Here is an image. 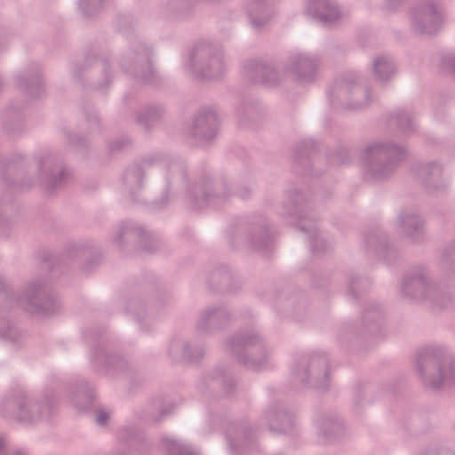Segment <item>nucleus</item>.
<instances>
[{
	"instance_id": "obj_43",
	"label": "nucleus",
	"mask_w": 455,
	"mask_h": 455,
	"mask_svg": "<svg viewBox=\"0 0 455 455\" xmlns=\"http://www.w3.org/2000/svg\"><path fill=\"white\" fill-rule=\"evenodd\" d=\"M383 316V313L379 307L376 304L371 305L363 313V320L367 323H378Z\"/></svg>"
},
{
	"instance_id": "obj_21",
	"label": "nucleus",
	"mask_w": 455,
	"mask_h": 455,
	"mask_svg": "<svg viewBox=\"0 0 455 455\" xmlns=\"http://www.w3.org/2000/svg\"><path fill=\"white\" fill-rule=\"evenodd\" d=\"M231 319L228 309L221 306L206 307L200 315L196 330L203 334L212 333L222 329Z\"/></svg>"
},
{
	"instance_id": "obj_9",
	"label": "nucleus",
	"mask_w": 455,
	"mask_h": 455,
	"mask_svg": "<svg viewBox=\"0 0 455 455\" xmlns=\"http://www.w3.org/2000/svg\"><path fill=\"white\" fill-rule=\"evenodd\" d=\"M0 411L5 417H14L24 422H34L49 412L50 403L45 401L44 404H40L33 397L22 391H18L3 399Z\"/></svg>"
},
{
	"instance_id": "obj_35",
	"label": "nucleus",
	"mask_w": 455,
	"mask_h": 455,
	"mask_svg": "<svg viewBox=\"0 0 455 455\" xmlns=\"http://www.w3.org/2000/svg\"><path fill=\"white\" fill-rule=\"evenodd\" d=\"M161 444L169 455H200L198 450L172 436L163 437Z\"/></svg>"
},
{
	"instance_id": "obj_47",
	"label": "nucleus",
	"mask_w": 455,
	"mask_h": 455,
	"mask_svg": "<svg viewBox=\"0 0 455 455\" xmlns=\"http://www.w3.org/2000/svg\"><path fill=\"white\" fill-rule=\"evenodd\" d=\"M235 195L241 199H248L251 195V189L247 186H240L236 188Z\"/></svg>"
},
{
	"instance_id": "obj_25",
	"label": "nucleus",
	"mask_w": 455,
	"mask_h": 455,
	"mask_svg": "<svg viewBox=\"0 0 455 455\" xmlns=\"http://www.w3.org/2000/svg\"><path fill=\"white\" fill-rule=\"evenodd\" d=\"M226 439L228 449L233 454H244L254 444V437L251 429L237 424L228 427Z\"/></svg>"
},
{
	"instance_id": "obj_19",
	"label": "nucleus",
	"mask_w": 455,
	"mask_h": 455,
	"mask_svg": "<svg viewBox=\"0 0 455 455\" xmlns=\"http://www.w3.org/2000/svg\"><path fill=\"white\" fill-rule=\"evenodd\" d=\"M306 12L324 26L334 25L345 16L335 0H307Z\"/></svg>"
},
{
	"instance_id": "obj_38",
	"label": "nucleus",
	"mask_w": 455,
	"mask_h": 455,
	"mask_svg": "<svg viewBox=\"0 0 455 455\" xmlns=\"http://www.w3.org/2000/svg\"><path fill=\"white\" fill-rule=\"evenodd\" d=\"M118 440L127 443L131 448L141 449L146 440L133 427H125L118 433Z\"/></svg>"
},
{
	"instance_id": "obj_34",
	"label": "nucleus",
	"mask_w": 455,
	"mask_h": 455,
	"mask_svg": "<svg viewBox=\"0 0 455 455\" xmlns=\"http://www.w3.org/2000/svg\"><path fill=\"white\" fill-rule=\"evenodd\" d=\"M372 72L377 81L380 83L389 81L395 73L393 59L387 55L376 57L372 61Z\"/></svg>"
},
{
	"instance_id": "obj_20",
	"label": "nucleus",
	"mask_w": 455,
	"mask_h": 455,
	"mask_svg": "<svg viewBox=\"0 0 455 455\" xmlns=\"http://www.w3.org/2000/svg\"><path fill=\"white\" fill-rule=\"evenodd\" d=\"M414 172L429 192L440 190L448 184L443 166L436 162L419 164L414 167Z\"/></svg>"
},
{
	"instance_id": "obj_16",
	"label": "nucleus",
	"mask_w": 455,
	"mask_h": 455,
	"mask_svg": "<svg viewBox=\"0 0 455 455\" xmlns=\"http://www.w3.org/2000/svg\"><path fill=\"white\" fill-rule=\"evenodd\" d=\"M39 178L49 192L61 187L71 178V172L56 156L51 155L39 163Z\"/></svg>"
},
{
	"instance_id": "obj_61",
	"label": "nucleus",
	"mask_w": 455,
	"mask_h": 455,
	"mask_svg": "<svg viewBox=\"0 0 455 455\" xmlns=\"http://www.w3.org/2000/svg\"><path fill=\"white\" fill-rule=\"evenodd\" d=\"M443 455H450L449 452L447 451H443Z\"/></svg>"
},
{
	"instance_id": "obj_42",
	"label": "nucleus",
	"mask_w": 455,
	"mask_h": 455,
	"mask_svg": "<svg viewBox=\"0 0 455 455\" xmlns=\"http://www.w3.org/2000/svg\"><path fill=\"white\" fill-rule=\"evenodd\" d=\"M441 261L444 267L455 272V241L443 250Z\"/></svg>"
},
{
	"instance_id": "obj_40",
	"label": "nucleus",
	"mask_w": 455,
	"mask_h": 455,
	"mask_svg": "<svg viewBox=\"0 0 455 455\" xmlns=\"http://www.w3.org/2000/svg\"><path fill=\"white\" fill-rule=\"evenodd\" d=\"M368 280L352 275L347 281L346 293L351 299H355L358 297L359 291H364L368 288Z\"/></svg>"
},
{
	"instance_id": "obj_33",
	"label": "nucleus",
	"mask_w": 455,
	"mask_h": 455,
	"mask_svg": "<svg viewBox=\"0 0 455 455\" xmlns=\"http://www.w3.org/2000/svg\"><path fill=\"white\" fill-rule=\"evenodd\" d=\"M390 126H396L404 135L412 133L416 130V121L413 114L403 108L394 111L389 118Z\"/></svg>"
},
{
	"instance_id": "obj_39",
	"label": "nucleus",
	"mask_w": 455,
	"mask_h": 455,
	"mask_svg": "<svg viewBox=\"0 0 455 455\" xmlns=\"http://www.w3.org/2000/svg\"><path fill=\"white\" fill-rule=\"evenodd\" d=\"M168 413H171V409L164 407L160 401H156L145 409L140 418L148 422L157 423Z\"/></svg>"
},
{
	"instance_id": "obj_32",
	"label": "nucleus",
	"mask_w": 455,
	"mask_h": 455,
	"mask_svg": "<svg viewBox=\"0 0 455 455\" xmlns=\"http://www.w3.org/2000/svg\"><path fill=\"white\" fill-rule=\"evenodd\" d=\"M18 86L32 98H38L44 92V84L39 73H22L16 77Z\"/></svg>"
},
{
	"instance_id": "obj_55",
	"label": "nucleus",
	"mask_w": 455,
	"mask_h": 455,
	"mask_svg": "<svg viewBox=\"0 0 455 455\" xmlns=\"http://www.w3.org/2000/svg\"><path fill=\"white\" fill-rule=\"evenodd\" d=\"M12 112H13L12 108H8L5 112L6 116H11L12 115Z\"/></svg>"
},
{
	"instance_id": "obj_3",
	"label": "nucleus",
	"mask_w": 455,
	"mask_h": 455,
	"mask_svg": "<svg viewBox=\"0 0 455 455\" xmlns=\"http://www.w3.org/2000/svg\"><path fill=\"white\" fill-rule=\"evenodd\" d=\"M405 146L392 140H376L362 151L363 175L369 181L383 180L408 156Z\"/></svg>"
},
{
	"instance_id": "obj_49",
	"label": "nucleus",
	"mask_w": 455,
	"mask_h": 455,
	"mask_svg": "<svg viewBox=\"0 0 455 455\" xmlns=\"http://www.w3.org/2000/svg\"><path fill=\"white\" fill-rule=\"evenodd\" d=\"M68 140L72 144L79 146H84L85 144V140L76 134H70Z\"/></svg>"
},
{
	"instance_id": "obj_4",
	"label": "nucleus",
	"mask_w": 455,
	"mask_h": 455,
	"mask_svg": "<svg viewBox=\"0 0 455 455\" xmlns=\"http://www.w3.org/2000/svg\"><path fill=\"white\" fill-rule=\"evenodd\" d=\"M280 214L288 224L296 225L308 235L310 250L314 254L327 250L326 242L317 234L315 218L309 215L307 198L298 189L289 190L285 193Z\"/></svg>"
},
{
	"instance_id": "obj_60",
	"label": "nucleus",
	"mask_w": 455,
	"mask_h": 455,
	"mask_svg": "<svg viewBox=\"0 0 455 455\" xmlns=\"http://www.w3.org/2000/svg\"><path fill=\"white\" fill-rule=\"evenodd\" d=\"M72 73H73V75H74V76H78V74L76 73V71L75 69H72Z\"/></svg>"
},
{
	"instance_id": "obj_5",
	"label": "nucleus",
	"mask_w": 455,
	"mask_h": 455,
	"mask_svg": "<svg viewBox=\"0 0 455 455\" xmlns=\"http://www.w3.org/2000/svg\"><path fill=\"white\" fill-rule=\"evenodd\" d=\"M184 68L197 78H217L227 68L223 50L209 43L197 44L184 54Z\"/></svg>"
},
{
	"instance_id": "obj_53",
	"label": "nucleus",
	"mask_w": 455,
	"mask_h": 455,
	"mask_svg": "<svg viewBox=\"0 0 455 455\" xmlns=\"http://www.w3.org/2000/svg\"><path fill=\"white\" fill-rule=\"evenodd\" d=\"M71 400H72V403H74V405H75L76 407H77L79 410H84V406L80 405V404H79V403L75 400V397H72V398H71Z\"/></svg>"
},
{
	"instance_id": "obj_37",
	"label": "nucleus",
	"mask_w": 455,
	"mask_h": 455,
	"mask_svg": "<svg viewBox=\"0 0 455 455\" xmlns=\"http://www.w3.org/2000/svg\"><path fill=\"white\" fill-rule=\"evenodd\" d=\"M164 112V110L161 106L151 105L137 116L136 121L144 129H148L163 116Z\"/></svg>"
},
{
	"instance_id": "obj_22",
	"label": "nucleus",
	"mask_w": 455,
	"mask_h": 455,
	"mask_svg": "<svg viewBox=\"0 0 455 455\" xmlns=\"http://www.w3.org/2000/svg\"><path fill=\"white\" fill-rule=\"evenodd\" d=\"M262 419L271 431L288 433L294 425V413L279 403H273L264 411Z\"/></svg>"
},
{
	"instance_id": "obj_57",
	"label": "nucleus",
	"mask_w": 455,
	"mask_h": 455,
	"mask_svg": "<svg viewBox=\"0 0 455 455\" xmlns=\"http://www.w3.org/2000/svg\"><path fill=\"white\" fill-rule=\"evenodd\" d=\"M167 202V198L165 197V196H163V199H162V204H166Z\"/></svg>"
},
{
	"instance_id": "obj_14",
	"label": "nucleus",
	"mask_w": 455,
	"mask_h": 455,
	"mask_svg": "<svg viewBox=\"0 0 455 455\" xmlns=\"http://www.w3.org/2000/svg\"><path fill=\"white\" fill-rule=\"evenodd\" d=\"M318 59L315 55L300 52H291L286 65L283 68L285 75L298 83L313 82L316 77Z\"/></svg>"
},
{
	"instance_id": "obj_36",
	"label": "nucleus",
	"mask_w": 455,
	"mask_h": 455,
	"mask_svg": "<svg viewBox=\"0 0 455 455\" xmlns=\"http://www.w3.org/2000/svg\"><path fill=\"white\" fill-rule=\"evenodd\" d=\"M368 250H372L379 258L387 259L388 254L393 251L383 234H371L365 238Z\"/></svg>"
},
{
	"instance_id": "obj_51",
	"label": "nucleus",
	"mask_w": 455,
	"mask_h": 455,
	"mask_svg": "<svg viewBox=\"0 0 455 455\" xmlns=\"http://www.w3.org/2000/svg\"><path fill=\"white\" fill-rule=\"evenodd\" d=\"M125 143H126L125 140L115 141V142L111 143L110 150L114 151V150L121 149L124 147Z\"/></svg>"
},
{
	"instance_id": "obj_52",
	"label": "nucleus",
	"mask_w": 455,
	"mask_h": 455,
	"mask_svg": "<svg viewBox=\"0 0 455 455\" xmlns=\"http://www.w3.org/2000/svg\"><path fill=\"white\" fill-rule=\"evenodd\" d=\"M388 7L393 8L398 4L401 0H386Z\"/></svg>"
},
{
	"instance_id": "obj_28",
	"label": "nucleus",
	"mask_w": 455,
	"mask_h": 455,
	"mask_svg": "<svg viewBox=\"0 0 455 455\" xmlns=\"http://www.w3.org/2000/svg\"><path fill=\"white\" fill-rule=\"evenodd\" d=\"M246 11L250 24L256 30L265 28L272 17L266 4V0L248 1L246 3Z\"/></svg>"
},
{
	"instance_id": "obj_48",
	"label": "nucleus",
	"mask_w": 455,
	"mask_h": 455,
	"mask_svg": "<svg viewBox=\"0 0 455 455\" xmlns=\"http://www.w3.org/2000/svg\"><path fill=\"white\" fill-rule=\"evenodd\" d=\"M109 415L107 411H100L96 416V423L100 426H105L108 423Z\"/></svg>"
},
{
	"instance_id": "obj_63",
	"label": "nucleus",
	"mask_w": 455,
	"mask_h": 455,
	"mask_svg": "<svg viewBox=\"0 0 455 455\" xmlns=\"http://www.w3.org/2000/svg\"><path fill=\"white\" fill-rule=\"evenodd\" d=\"M428 455H435L432 451Z\"/></svg>"
},
{
	"instance_id": "obj_58",
	"label": "nucleus",
	"mask_w": 455,
	"mask_h": 455,
	"mask_svg": "<svg viewBox=\"0 0 455 455\" xmlns=\"http://www.w3.org/2000/svg\"><path fill=\"white\" fill-rule=\"evenodd\" d=\"M134 318L137 320V321H140V317L139 316V315H137L136 313H134Z\"/></svg>"
},
{
	"instance_id": "obj_59",
	"label": "nucleus",
	"mask_w": 455,
	"mask_h": 455,
	"mask_svg": "<svg viewBox=\"0 0 455 455\" xmlns=\"http://www.w3.org/2000/svg\"><path fill=\"white\" fill-rule=\"evenodd\" d=\"M131 307H132L133 308H135V307H138V305H137V303H133V302H132V303L131 304Z\"/></svg>"
},
{
	"instance_id": "obj_41",
	"label": "nucleus",
	"mask_w": 455,
	"mask_h": 455,
	"mask_svg": "<svg viewBox=\"0 0 455 455\" xmlns=\"http://www.w3.org/2000/svg\"><path fill=\"white\" fill-rule=\"evenodd\" d=\"M109 0H79L78 9L85 16H91L102 8Z\"/></svg>"
},
{
	"instance_id": "obj_54",
	"label": "nucleus",
	"mask_w": 455,
	"mask_h": 455,
	"mask_svg": "<svg viewBox=\"0 0 455 455\" xmlns=\"http://www.w3.org/2000/svg\"><path fill=\"white\" fill-rule=\"evenodd\" d=\"M14 186L23 188H28V187H30V186H31V183H30V182H28V184H23V183H21V184H17V183H15V184H14Z\"/></svg>"
},
{
	"instance_id": "obj_31",
	"label": "nucleus",
	"mask_w": 455,
	"mask_h": 455,
	"mask_svg": "<svg viewBox=\"0 0 455 455\" xmlns=\"http://www.w3.org/2000/svg\"><path fill=\"white\" fill-rule=\"evenodd\" d=\"M151 235L140 225L132 222H122L115 235V241L122 244L125 239H139L140 242L149 241Z\"/></svg>"
},
{
	"instance_id": "obj_56",
	"label": "nucleus",
	"mask_w": 455,
	"mask_h": 455,
	"mask_svg": "<svg viewBox=\"0 0 455 455\" xmlns=\"http://www.w3.org/2000/svg\"><path fill=\"white\" fill-rule=\"evenodd\" d=\"M309 146H310L311 148L313 147V141L308 140V141H306V142H305V148H308Z\"/></svg>"
},
{
	"instance_id": "obj_1",
	"label": "nucleus",
	"mask_w": 455,
	"mask_h": 455,
	"mask_svg": "<svg viewBox=\"0 0 455 455\" xmlns=\"http://www.w3.org/2000/svg\"><path fill=\"white\" fill-rule=\"evenodd\" d=\"M20 307L24 310L43 315H51L59 308V302L44 280H31L19 298L9 291L0 278V339L16 341L19 331L7 319L10 309Z\"/></svg>"
},
{
	"instance_id": "obj_13",
	"label": "nucleus",
	"mask_w": 455,
	"mask_h": 455,
	"mask_svg": "<svg viewBox=\"0 0 455 455\" xmlns=\"http://www.w3.org/2000/svg\"><path fill=\"white\" fill-rule=\"evenodd\" d=\"M151 51L142 44H138L128 50L121 61L124 72L133 76L138 81L156 85L158 76L150 61Z\"/></svg>"
},
{
	"instance_id": "obj_2",
	"label": "nucleus",
	"mask_w": 455,
	"mask_h": 455,
	"mask_svg": "<svg viewBox=\"0 0 455 455\" xmlns=\"http://www.w3.org/2000/svg\"><path fill=\"white\" fill-rule=\"evenodd\" d=\"M416 370L425 385L434 390H455V361L443 347L429 345L418 355Z\"/></svg>"
},
{
	"instance_id": "obj_29",
	"label": "nucleus",
	"mask_w": 455,
	"mask_h": 455,
	"mask_svg": "<svg viewBox=\"0 0 455 455\" xmlns=\"http://www.w3.org/2000/svg\"><path fill=\"white\" fill-rule=\"evenodd\" d=\"M247 245L255 251H265L271 243V232L264 220H257L247 237Z\"/></svg>"
},
{
	"instance_id": "obj_7",
	"label": "nucleus",
	"mask_w": 455,
	"mask_h": 455,
	"mask_svg": "<svg viewBox=\"0 0 455 455\" xmlns=\"http://www.w3.org/2000/svg\"><path fill=\"white\" fill-rule=\"evenodd\" d=\"M225 346L227 351L237 362L253 371L265 369L270 357V351L262 338L255 331L229 337Z\"/></svg>"
},
{
	"instance_id": "obj_10",
	"label": "nucleus",
	"mask_w": 455,
	"mask_h": 455,
	"mask_svg": "<svg viewBox=\"0 0 455 455\" xmlns=\"http://www.w3.org/2000/svg\"><path fill=\"white\" fill-rule=\"evenodd\" d=\"M231 196L228 184L224 180L206 179L188 188L187 198L193 209L205 207L218 208Z\"/></svg>"
},
{
	"instance_id": "obj_18",
	"label": "nucleus",
	"mask_w": 455,
	"mask_h": 455,
	"mask_svg": "<svg viewBox=\"0 0 455 455\" xmlns=\"http://www.w3.org/2000/svg\"><path fill=\"white\" fill-rule=\"evenodd\" d=\"M219 129V120L216 112L212 108H203L196 116L190 134L201 143L208 142L214 139Z\"/></svg>"
},
{
	"instance_id": "obj_8",
	"label": "nucleus",
	"mask_w": 455,
	"mask_h": 455,
	"mask_svg": "<svg viewBox=\"0 0 455 455\" xmlns=\"http://www.w3.org/2000/svg\"><path fill=\"white\" fill-rule=\"evenodd\" d=\"M401 291L411 299L429 301L440 307H444L451 299L449 292L429 279L427 271L423 267L416 268L405 275Z\"/></svg>"
},
{
	"instance_id": "obj_50",
	"label": "nucleus",
	"mask_w": 455,
	"mask_h": 455,
	"mask_svg": "<svg viewBox=\"0 0 455 455\" xmlns=\"http://www.w3.org/2000/svg\"><path fill=\"white\" fill-rule=\"evenodd\" d=\"M101 64H102V68L105 72V80H106V83H108L111 81V76H109V74L108 73V69L109 68L108 66V62L106 60H101Z\"/></svg>"
},
{
	"instance_id": "obj_15",
	"label": "nucleus",
	"mask_w": 455,
	"mask_h": 455,
	"mask_svg": "<svg viewBox=\"0 0 455 455\" xmlns=\"http://www.w3.org/2000/svg\"><path fill=\"white\" fill-rule=\"evenodd\" d=\"M90 363L92 370L103 376H115L126 369V360L103 345L91 350Z\"/></svg>"
},
{
	"instance_id": "obj_30",
	"label": "nucleus",
	"mask_w": 455,
	"mask_h": 455,
	"mask_svg": "<svg viewBox=\"0 0 455 455\" xmlns=\"http://www.w3.org/2000/svg\"><path fill=\"white\" fill-rule=\"evenodd\" d=\"M215 388L221 386L227 395L232 394L235 388V384L232 376L223 367H217L206 378H204L199 384L200 390L204 391L205 387Z\"/></svg>"
},
{
	"instance_id": "obj_17",
	"label": "nucleus",
	"mask_w": 455,
	"mask_h": 455,
	"mask_svg": "<svg viewBox=\"0 0 455 455\" xmlns=\"http://www.w3.org/2000/svg\"><path fill=\"white\" fill-rule=\"evenodd\" d=\"M160 165L161 168L167 172H183V166L181 163L173 159L148 157L143 160L141 166H133L127 169L124 174V182L126 189L130 193H134L135 190L142 187V178L144 175V169L153 166L155 162Z\"/></svg>"
},
{
	"instance_id": "obj_44",
	"label": "nucleus",
	"mask_w": 455,
	"mask_h": 455,
	"mask_svg": "<svg viewBox=\"0 0 455 455\" xmlns=\"http://www.w3.org/2000/svg\"><path fill=\"white\" fill-rule=\"evenodd\" d=\"M294 168L297 172H301V174H308L310 168V161L308 156H304L303 152L298 153L295 157Z\"/></svg>"
},
{
	"instance_id": "obj_12",
	"label": "nucleus",
	"mask_w": 455,
	"mask_h": 455,
	"mask_svg": "<svg viewBox=\"0 0 455 455\" xmlns=\"http://www.w3.org/2000/svg\"><path fill=\"white\" fill-rule=\"evenodd\" d=\"M292 381L299 382L303 387L324 390L329 384L328 359L320 355L301 360L297 367L291 369Z\"/></svg>"
},
{
	"instance_id": "obj_45",
	"label": "nucleus",
	"mask_w": 455,
	"mask_h": 455,
	"mask_svg": "<svg viewBox=\"0 0 455 455\" xmlns=\"http://www.w3.org/2000/svg\"><path fill=\"white\" fill-rule=\"evenodd\" d=\"M0 455H29L25 448L6 449V440L0 436Z\"/></svg>"
},
{
	"instance_id": "obj_46",
	"label": "nucleus",
	"mask_w": 455,
	"mask_h": 455,
	"mask_svg": "<svg viewBox=\"0 0 455 455\" xmlns=\"http://www.w3.org/2000/svg\"><path fill=\"white\" fill-rule=\"evenodd\" d=\"M442 63L445 68L455 73V53L448 52L444 54L442 59Z\"/></svg>"
},
{
	"instance_id": "obj_23",
	"label": "nucleus",
	"mask_w": 455,
	"mask_h": 455,
	"mask_svg": "<svg viewBox=\"0 0 455 455\" xmlns=\"http://www.w3.org/2000/svg\"><path fill=\"white\" fill-rule=\"evenodd\" d=\"M245 77L251 83H260L274 86L280 82V71L274 66L260 61L252 60L243 67Z\"/></svg>"
},
{
	"instance_id": "obj_26",
	"label": "nucleus",
	"mask_w": 455,
	"mask_h": 455,
	"mask_svg": "<svg viewBox=\"0 0 455 455\" xmlns=\"http://www.w3.org/2000/svg\"><path fill=\"white\" fill-rule=\"evenodd\" d=\"M167 353L173 361L182 359L196 362L204 356V349L201 345L175 338L169 342Z\"/></svg>"
},
{
	"instance_id": "obj_6",
	"label": "nucleus",
	"mask_w": 455,
	"mask_h": 455,
	"mask_svg": "<svg viewBox=\"0 0 455 455\" xmlns=\"http://www.w3.org/2000/svg\"><path fill=\"white\" fill-rule=\"evenodd\" d=\"M363 76L358 72L348 74L336 81L327 92V98L333 108L362 110L371 102L369 88L363 84Z\"/></svg>"
},
{
	"instance_id": "obj_11",
	"label": "nucleus",
	"mask_w": 455,
	"mask_h": 455,
	"mask_svg": "<svg viewBox=\"0 0 455 455\" xmlns=\"http://www.w3.org/2000/svg\"><path fill=\"white\" fill-rule=\"evenodd\" d=\"M443 19L440 0H419L410 12L411 28L419 35H432L438 32Z\"/></svg>"
},
{
	"instance_id": "obj_24",
	"label": "nucleus",
	"mask_w": 455,
	"mask_h": 455,
	"mask_svg": "<svg viewBox=\"0 0 455 455\" xmlns=\"http://www.w3.org/2000/svg\"><path fill=\"white\" fill-rule=\"evenodd\" d=\"M314 426L319 442L331 443L344 433L342 420L336 415L321 414L314 420Z\"/></svg>"
},
{
	"instance_id": "obj_62",
	"label": "nucleus",
	"mask_w": 455,
	"mask_h": 455,
	"mask_svg": "<svg viewBox=\"0 0 455 455\" xmlns=\"http://www.w3.org/2000/svg\"><path fill=\"white\" fill-rule=\"evenodd\" d=\"M340 162H341L342 164H344V163H346V160L341 159V160H340Z\"/></svg>"
},
{
	"instance_id": "obj_27",
	"label": "nucleus",
	"mask_w": 455,
	"mask_h": 455,
	"mask_svg": "<svg viewBox=\"0 0 455 455\" xmlns=\"http://www.w3.org/2000/svg\"><path fill=\"white\" fill-rule=\"evenodd\" d=\"M404 235L413 242L420 241L425 234L424 221L414 210H405L398 215Z\"/></svg>"
}]
</instances>
